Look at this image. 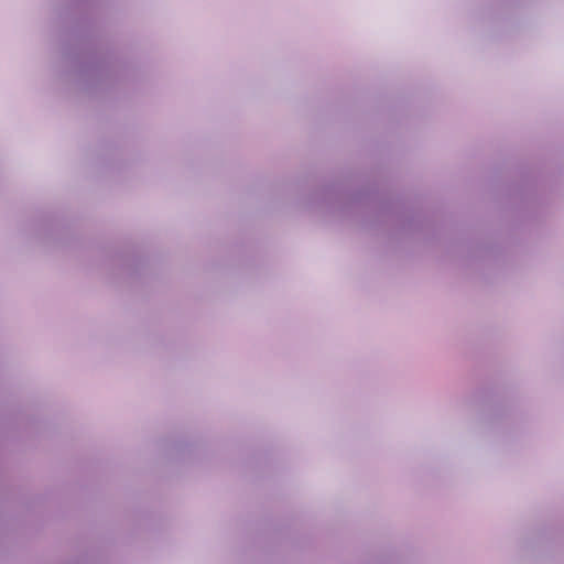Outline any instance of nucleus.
Wrapping results in <instances>:
<instances>
[{"label": "nucleus", "mask_w": 564, "mask_h": 564, "mask_svg": "<svg viewBox=\"0 0 564 564\" xmlns=\"http://www.w3.org/2000/svg\"><path fill=\"white\" fill-rule=\"evenodd\" d=\"M59 17L73 22L61 35V77L65 82L95 95L134 76V65L99 41L93 0H74Z\"/></svg>", "instance_id": "obj_1"}, {"label": "nucleus", "mask_w": 564, "mask_h": 564, "mask_svg": "<svg viewBox=\"0 0 564 564\" xmlns=\"http://www.w3.org/2000/svg\"><path fill=\"white\" fill-rule=\"evenodd\" d=\"M364 199V193L349 194L340 186H329L314 194L312 206L326 209L330 214L347 215L356 203Z\"/></svg>", "instance_id": "obj_2"}, {"label": "nucleus", "mask_w": 564, "mask_h": 564, "mask_svg": "<svg viewBox=\"0 0 564 564\" xmlns=\"http://www.w3.org/2000/svg\"><path fill=\"white\" fill-rule=\"evenodd\" d=\"M63 228L55 221L45 223L40 230V239L44 242H56L62 243L61 234Z\"/></svg>", "instance_id": "obj_3"}, {"label": "nucleus", "mask_w": 564, "mask_h": 564, "mask_svg": "<svg viewBox=\"0 0 564 564\" xmlns=\"http://www.w3.org/2000/svg\"><path fill=\"white\" fill-rule=\"evenodd\" d=\"M122 264V274L127 276H132L140 271V268L143 265V260L135 257H130L121 260Z\"/></svg>", "instance_id": "obj_4"}]
</instances>
